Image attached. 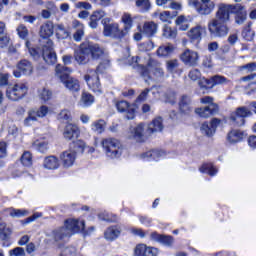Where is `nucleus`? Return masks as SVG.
<instances>
[{"mask_svg":"<svg viewBox=\"0 0 256 256\" xmlns=\"http://www.w3.org/2000/svg\"><path fill=\"white\" fill-rule=\"evenodd\" d=\"M64 226L53 231L55 241H65L75 233H85V220L68 219Z\"/></svg>","mask_w":256,"mask_h":256,"instance_id":"obj_1","label":"nucleus"},{"mask_svg":"<svg viewBox=\"0 0 256 256\" xmlns=\"http://www.w3.org/2000/svg\"><path fill=\"white\" fill-rule=\"evenodd\" d=\"M109 60L105 59L101 62L96 71L89 70L88 74L84 76V79L91 91L94 93H103V89L101 88V82H99V73H105V70L109 67Z\"/></svg>","mask_w":256,"mask_h":256,"instance_id":"obj_2","label":"nucleus"},{"mask_svg":"<svg viewBox=\"0 0 256 256\" xmlns=\"http://www.w3.org/2000/svg\"><path fill=\"white\" fill-rule=\"evenodd\" d=\"M56 73L59 76L60 81L63 82L65 88L68 89L70 93H79V91H81L79 80L69 76V73H71V68L58 64L56 66Z\"/></svg>","mask_w":256,"mask_h":256,"instance_id":"obj_3","label":"nucleus"},{"mask_svg":"<svg viewBox=\"0 0 256 256\" xmlns=\"http://www.w3.org/2000/svg\"><path fill=\"white\" fill-rule=\"evenodd\" d=\"M101 146L110 159H117V157H121V153H123L121 142L115 138L102 139Z\"/></svg>","mask_w":256,"mask_h":256,"instance_id":"obj_4","label":"nucleus"},{"mask_svg":"<svg viewBox=\"0 0 256 256\" xmlns=\"http://www.w3.org/2000/svg\"><path fill=\"white\" fill-rule=\"evenodd\" d=\"M151 73H153L155 77H164L165 75L161 63L150 58L147 62V66H140V75L147 81V79H151Z\"/></svg>","mask_w":256,"mask_h":256,"instance_id":"obj_5","label":"nucleus"},{"mask_svg":"<svg viewBox=\"0 0 256 256\" xmlns=\"http://www.w3.org/2000/svg\"><path fill=\"white\" fill-rule=\"evenodd\" d=\"M188 5L193 7L199 15H211L215 9V2L212 0H189Z\"/></svg>","mask_w":256,"mask_h":256,"instance_id":"obj_6","label":"nucleus"},{"mask_svg":"<svg viewBox=\"0 0 256 256\" xmlns=\"http://www.w3.org/2000/svg\"><path fill=\"white\" fill-rule=\"evenodd\" d=\"M29 91V86L25 83H16L14 86H10L6 90V97H8L11 101H19V99H23L27 92Z\"/></svg>","mask_w":256,"mask_h":256,"instance_id":"obj_7","label":"nucleus"},{"mask_svg":"<svg viewBox=\"0 0 256 256\" xmlns=\"http://www.w3.org/2000/svg\"><path fill=\"white\" fill-rule=\"evenodd\" d=\"M208 31L212 37H227L229 34V26L226 22L212 20L208 23Z\"/></svg>","mask_w":256,"mask_h":256,"instance_id":"obj_8","label":"nucleus"},{"mask_svg":"<svg viewBox=\"0 0 256 256\" xmlns=\"http://www.w3.org/2000/svg\"><path fill=\"white\" fill-rule=\"evenodd\" d=\"M74 58L78 65H87L91 59V50H89V42H83L74 52Z\"/></svg>","mask_w":256,"mask_h":256,"instance_id":"obj_9","label":"nucleus"},{"mask_svg":"<svg viewBox=\"0 0 256 256\" xmlns=\"http://www.w3.org/2000/svg\"><path fill=\"white\" fill-rule=\"evenodd\" d=\"M235 5L219 4L216 11V18L212 21H220L221 23H229L231 21V13H233Z\"/></svg>","mask_w":256,"mask_h":256,"instance_id":"obj_10","label":"nucleus"},{"mask_svg":"<svg viewBox=\"0 0 256 256\" xmlns=\"http://www.w3.org/2000/svg\"><path fill=\"white\" fill-rule=\"evenodd\" d=\"M253 113L247 107H239L230 115V120L236 127H243L245 125V117H251Z\"/></svg>","mask_w":256,"mask_h":256,"instance_id":"obj_11","label":"nucleus"},{"mask_svg":"<svg viewBox=\"0 0 256 256\" xmlns=\"http://www.w3.org/2000/svg\"><path fill=\"white\" fill-rule=\"evenodd\" d=\"M103 35L104 37H111L112 39H123V37L127 35V32L119 29V25L117 23H104Z\"/></svg>","mask_w":256,"mask_h":256,"instance_id":"obj_12","label":"nucleus"},{"mask_svg":"<svg viewBox=\"0 0 256 256\" xmlns=\"http://www.w3.org/2000/svg\"><path fill=\"white\" fill-rule=\"evenodd\" d=\"M49 113V108L47 106H41L38 110L32 109L28 112V116L24 119L25 127H31L36 123L37 118H43Z\"/></svg>","mask_w":256,"mask_h":256,"instance_id":"obj_13","label":"nucleus"},{"mask_svg":"<svg viewBox=\"0 0 256 256\" xmlns=\"http://www.w3.org/2000/svg\"><path fill=\"white\" fill-rule=\"evenodd\" d=\"M47 45H44L42 48V57L45 63L48 65H55L57 63V54L53 50V41L47 39Z\"/></svg>","mask_w":256,"mask_h":256,"instance_id":"obj_14","label":"nucleus"},{"mask_svg":"<svg viewBox=\"0 0 256 256\" xmlns=\"http://www.w3.org/2000/svg\"><path fill=\"white\" fill-rule=\"evenodd\" d=\"M33 73V64L27 60L22 59L17 63V69L13 71L14 77H21L22 75H31Z\"/></svg>","mask_w":256,"mask_h":256,"instance_id":"obj_15","label":"nucleus"},{"mask_svg":"<svg viewBox=\"0 0 256 256\" xmlns=\"http://www.w3.org/2000/svg\"><path fill=\"white\" fill-rule=\"evenodd\" d=\"M180 59L188 67H197V64L199 63V53L187 49L181 54Z\"/></svg>","mask_w":256,"mask_h":256,"instance_id":"obj_16","label":"nucleus"},{"mask_svg":"<svg viewBox=\"0 0 256 256\" xmlns=\"http://www.w3.org/2000/svg\"><path fill=\"white\" fill-rule=\"evenodd\" d=\"M116 109L119 113H126V119H135V106L125 100L116 102Z\"/></svg>","mask_w":256,"mask_h":256,"instance_id":"obj_17","label":"nucleus"},{"mask_svg":"<svg viewBox=\"0 0 256 256\" xmlns=\"http://www.w3.org/2000/svg\"><path fill=\"white\" fill-rule=\"evenodd\" d=\"M234 21L236 25H243L247 21V10L241 4L234 5Z\"/></svg>","mask_w":256,"mask_h":256,"instance_id":"obj_18","label":"nucleus"},{"mask_svg":"<svg viewBox=\"0 0 256 256\" xmlns=\"http://www.w3.org/2000/svg\"><path fill=\"white\" fill-rule=\"evenodd\" d=\"M75 159H77V154L73 150H66L60 155V160L65 169L73 167L75 164Z\"/></svg>","mask_w":256,"mask_h":256,"instance_id":"obj_19","label":"nucleus"},{"mask_svg":"<svg viewBox=\"0 0 256 256\" xmlns=\"http://www.w3.org/2000/svg\"><path fill=\"white\" fill-rule=\"evenodd\" d=\"M123 229L119 225H112L104 231V239L106 241H115L121 237Z\"/></svg>","mask_w":256,"mask_h":256,"instance_id":"obj_20","label":"nucleus"},{"mask_svg":"<svg viewBox=\"0 0 256 256\" xmlns=\"http://www.w3.org/2000/svg\"><path fill=\"white\" fill-rule=\"evenodd\" d=\"M138 31L145 35V37H155L157 35V24L153 21L145 22L142 28L138 25Z\"/></svg>","mask_w":256,"mask_h":256,"instance_id":"obj_21","label":"nucleus"},{"mask_svg":"<svg viewBox=\"0 0 256 256\" xmlns=\"http://www.w3.org/2000/svg\"><path fill=\"white\" fill-rule=\"evenodd\" d=\"M63 137L66 141H73L79 137V127L75 124H67L63 131Z\"/></svg>","mask_w":256,"mask_h":256,"instance_id":"obj_22","label":"nucleus"},{"mask_svg":"<svg viewBox=\"0 0 256 256\" xmlns=\"http://www.w3.org/2000/svg\"><path fill=\"white\" fill-rule=\"evenodd\" d=\"M217 111H219V106H217V104H210L204 108H197L195 113L200 117L207 119L208 117H211V115H215Z\"/></svg>","mask_w":256,"mask_h":256,"instance_id":"obj_23","label":"nucleus"},{"mask_svg":"<svg viewBox=\"0 0 256 256\" xmlns=\"http://www.w3.org/2000/svg\"><path fill=\"white\" fill-rule=\"evenodd\" d=\"M179 109L184 115H189L193 111V106L191 104V98L187 95H183L179 101Z\"/></svg>","mask_w":256,"mask_h":256,"instance_id":"obj_24","label":"nucleus"},{"mask_svg":"<svg viewBox=\"0 0 256 256\" xmlns=\"http://www.w3.org/2000/svg\"><path fill=\"white\" fill-rule=\"evenodd\" d=\"M54 32L55 26H53V22L48 21L40 27L39 35L42 39H49V37H53Z\"/></svg>","mask_w":256,"mask_h":256,"instance_id":"obj_25","label":"nucleus"},{"mask_svg":"<svg viewBox=\"0 0 256 256\" xmlns=\"http://www.w3.org/2000/svg\"><path fill=\"white\" fill-rule=\"evenodd\" d=\"M106 13L103 10H96L90 16L89 27L91 29H97L99 21L105 17Z\"/></svg>","mask_w":256,"mask_h":256,"instance_id":"obj_26","label":"nucleus"},{"mask_svg":"<svg viewBox=\"0 0 256 256\" xmlns=\"http://www.w3.org/2000/svg\"><path fill=\"white\" fill-rule=\"evenodd\" d=\"M150 237L152 241H157L158 243H162V245H166L167 247H171V245H173V238L171 236L153 232Z\"/></svg>","mask_w":256,"mask_h":256,"instance_id":"obj_27","label":"nucleus"},{"mask_svg":"<svg viewBox=\"0 0 256 256\" xmlns=\"http://www.w3.org/2000/svg\"><path fill=\"white\" fill-rule=\"evenodd\" d=\"M145 133V125L143 123L138 124L136 127L132 128L130 131V138L135 139V141H143V134Z\"/></svg>","mask_w":256,"mask_h":256,"instance_id":"obj_28","label":"nucleus"},{"mask_svg":"<svg viewBox=\"0 0 256 256\" xmlns=\"http://www.w3.org/2000/svg\"><path fill=\"white\" fill-rule=\"evenodd\" d=\"M89 51L92 59H103L105 57V50L99 46V44H93L89 42Z\"/></svg>","mask_w":256,"mask_h":256,"instance_id":"obj_29","label":"nucleus"},{"mask_svg":"<svg viewBox=\"0 0 256 256\" xmlns=\"http://www.w3.org/2000/svg\"><path fill=\"white\" fill-rule=\"evenodd\" d=\"M203 31H205L203 27L199 25L195 26L188 31V37L192 42L196 41V43H199V41H201V35H203Z\"/></svg>","mask_w":256,"mask_h":256,"instance_id":"obj_30","label":"nucleus"},{"mask_svg":"<svg viewBox=\"0 0 256 256\" xmlns=\"http://www.w3.org/2000/svg\"><path fill=\"white\" fill-rule=\"evenodd\" d=\"M148 133H159L163 131V118H155L149 125L147 129Z\"/></svg>","mask_w":256,"mask_h":256,"instance_id":"obj_31","label":"nucleus"},{"mask_svg":"<svg viewBox=\"0 0 256 256\" xmlns=\"http://www.w3.org/2000/svg\"><path fill=\"white\" fill-rule=\"evenodd\" d=\"M73 26L76 28V31L73 34L74 41H81L85 36V26L79 21H74Z\"/></svg>","mask_w":256,"mask_h":256,"instance_id":"obj_32","label":"nucleus"},{"mask_svg":"<svg viewBox=\"0 0 256 256\" xmlns=\"http://www.w3.org/2000/svg\"><path fill=\"white\" fill-rule=\"evenodd\" d=\"M43 167L45 169H59V158L56 156H48L44 159Z\"/></svg>","mask_w":256,"mask_h":256,"instance_id":"obj_33","label":"nucleus"},{"mask_svg":"<svg viewBox=\"0 0 256 256\" xmlns=\"http://www.w3.org/2000/svg\"><path fill=\"white\" fill-rule=\"evenodd\" d=\"M165 155V152L161 150H151L146 153L141 154L142 159H147V161H157L159 157H163Z\"/></svg>","mask_w":256,"mask_h":256,"instance_id":"obj_34","label":"nucleus"},{"mask_svg":"<svg viewBox=\"0 0 256 256\" xmlns=\"http://www.w3.org/2000/svg\"><path fill=\"white\" fill-rule=\"evenodd\" d=\"M245 137V133L240 130H232L227 135V141L229 143H239L241 139Z\"/></svg>","mask_w":256,"mask_h":256,"instance_id":"obj_35","label":"nucleus"},{"mask_svg":"<svg viewBox=\"0 0 256 256\" xmlns=\"http://www.w3.org/2000/svg\"><path fill=\"white\" fill-rule=\"evenodd\" d=\"M55 33L57 39L60 40L69 39V37H71V32H69V30H67L63 24L56 25Z\"/></svg>","mask_w":256,"mask_h":256,"instance_id":"obj_36","label":"nucleus"},{"mask_svg":"<svg viewBox=\"0 0 256 256\" xmlns=\"http://www.w3.org/2000/svg\"><path fill=\"white\" fill-rule=\"evenodd\" d=\"M98 219H100V221H106L107 223H117L119 221V217L117 215L107 211L98 214Z\"/></svg>","mask_w":256,"mask_h":256,"instance_id":"obj_37","label":"nucleus"},{"mask_svg":"<svg viewBox=\"0 0 256 256\" xmlns=\"http://www.w3.org/2000/svg\"><path fill=\"white\" fill-rule=\"evenodd\" d=\"M93 103H95V97L89 94V92H83L80 99L81 107H90Z\"/></svg>","mask_w":256,"mask_h":256,"instance_id":"obj_38","label":"nucleus"},{"mask_svg":"<svg viewBox=\"0 0 256 256\" xmlns=\"http://www.w3.org/2000/svg\"><path fill=\"white\" fill-rule=\"evenodd\" d=\"M121 19L122 23H124L123 31L125 33H128L133 27V17L129 13H124Z\"/></svg>","mask_w":256,"mask_h":256,"instance_id":"obj_39","label":"nucleus"},{"mask_svg":"<svg viewBox=\"0 0 256 256\" xmlns=\"http://www.w3.org/2000/svg\"><path fill=\"white\" fill-rule=\"evenodd\" d=\"M253 25V22H248L246 27L242 31V37L245 39V41H253L255 37V32L251 30V26Z\"/></svg>","mask_w":256,"mask_h":256,"instance_id":"obj_40","label":"nucleus"},{"mask_svg":"<svg viewBox=\"0 0 256 256\" xmlns=\"http://www.w3.org/2000/svg\"><path fill=\"white\" fill-rule=\"evenodd\" d=\"M6 211L13 218L27 217L29 215V211L25 209L8 208Z\"/></svg>","mask_w":256,"mask_h":256,"instance_id":"obj_41","label":"nucleus"},{"mask_svg":"<svg viewBox=\"0 0 256 256\" xmlns=\"http://www.w3.org/2000/svg\"><path fill=\"white\" fill-rule=\"evenodd\" d=\"M70 149H73L72 153H75V155H77V153H83L85 151V142H83V140L73 141L70 145Z\"/></svg>","mask_w":256,"mask_h":256,"instance_id":"obj_42","label":"nucleus"},{"mask_svg":"<svg viewBox=\"0 0 256 256\" xmlns=\"http://www.w3.org/2000/svg\"><path fill=\"white\" fill-rule=\"evenodd\" d=\"M200 173H208L211 177L217 175L218 170L211 163H205L199 169Z\"/></svg>","mask_w":256,"mask_h":256,"instance_id":"obj_43","label":"nucleus"},{"mask_svg":"<svg viewBox=\"0 0 256 256\" xmlns=\"http://www.w3.org/2000/svg\"><path fill=\"white\" fill-rule=\"evenodd\" d=\"M10 236L11 229L7 228V224H5L4 222H0V239H2V241H7Z\"/></svg>","mask_w":256,"mask_h":256,"instance_id":"obj_44","label":"nucleus"},{"mask_svg":"<svg viewBox=\"0 0 256 256\" xmlns=\"http://www.w3.org/2000/svg\"><path fill=\"white\" fill-rule=\"evenodd\" d=\"M92 131L95 133H103L105 131V120H96L91 125Z\"/></svg>","mask_w":256,"mask_h":256,"instance_id":"obj_45","label":"nucleus"},{"mask_svg":"<svg viewBox=\"0 0 256 256\" xmlns=\"http://www.w3.org/2000/svg\"><path fill=\"white\" fill-rule=\"evenodd\" d=\"M176 25H178L180 31H187L189 29V19L185 16H179L176 19Z\"/></svg>","mask_w":256,"mask_h":256,"instance_id":"obj_46","label":"nucleus"},{"mask_svg":"<svg viewBox=\"0 0 256 256\" xmlns=\"http://www.w3.org/2000/svg\"><path fill=\"white\" fill-rule=\"evenodd\" d=\"M21 163L24 167H31L33 165V156H31V152L26 151L22 154Z\"/></svg>","mask_w":256,"mask_h":256,"instance_id":"obj_47","label":"nucleus"},{"mask_svg":"<svg viewBox=\"0 0 256 256\" xmlns=\"http://www.w3.org/2000/svg\"><path fill=\"white\" fill-rule=\"evenodd\" d=\"M163 36L166 37V39H175V37H177V30L165 25L163 28Z\"/></svg>","mask_w":256,"mask_h":256,"instance_id":"obj_48","label":"nucleus"},{"mask_svg":"<svg viewBox=\"0 0 256 256\" xmlns=\"http://www.w3.org/2000/svg\"><path fill=\"white\" fill-rule=\"evenodd\" d=\"M173 53V46H160L157 50L158 57H167Z\"/></svg>","mask_w":256,"mask_h":256,"instance_id":"obj_49","label":"nucleus"},{"mask_svg":"<svg viewBox=\"0 0 256 256\" xmlns=\"http://www.w3.org/2000/svg\"><path fill=\"white\" fill-rule=\"evenodd\" d=\"M136 7H139L142 13H147L151 9V2L149 0H136Z\"/></svg>","mask_w":256,"mask_h":256,"instance_id":"obj_50","label":"nucleus"},{"mask_svg":"<svg viewBox=\"0 0 256 256\" xmlns=\"http://www.w3.org/2000/svg\"><path fill=\"white\" fill-rule=\"evenodd\" d=\"M198 84H199V87H201L202 89H213L214 87L212 77L210 79L202 78L199 80Z\"/></svg>","mask_w":256,"mask_h":256,"instance_id":"obj_51","label":"nucleus"},{"mask_svg":"<svg viewBox=\"0 0 256 256\" xmlns=\"http://www.w3.org/2000/svg\"><path fill=\"white\" fill-rule=\"evenodd\" d=\"M32 149L39 151V153H47L48 146L46 142L36 141L33 143Z\"/></svg>","mask_w":256,"mask_h":256,"instance_id":"obj_52","label":"nucleus"},{"mask_svg":"<svg viewBox=\"0 0 256 256\" xmlns=\"http://www.w3.org/2000/svg\"><path fill=\"white\" fill-rule=\"evenodd\" d=\"M38 95H39L41 101H44V102L49 101V99H51V97H53V93L47 88H43V89L39 90Z\"/></svg>","mask_w":256,"mask_h":256,"instance_id":"obj_53","label":"nucleus"},{"mask_svg":"<svg viewBox=\"0 0 256 256\" xmlns=\"http://www.w3.org/2000/svg\"><path fill=\"white\" fill-rule=\"evenodd\" d=\"M212 83L214 87L217 85H225L229 83V79H227L225 76L215 75V76H212Z\"/></svg>","mask_w":256,"mask_h":256,"instance_id":"obj_54","label":"nucleus"},{"mask_svg":"<svg viewBox=\"0 0 256 256\" xmlns=\"http://www.w3.org/2000/svg\"><path fill=\"white\" fill-rule=\"evenodd\" d=\"M20 39H27L29 37V30L27 29V26L20 24L16 29Z\"/></svg>","mask_w":256,"mask_h":256,"instance_id":"obj_55","label":"nucleus"},{"mask_svg":"<svg viewBox=\"0 0 256 256\" xmlns=\"http://www.w3.org/2000/svg\"><path fill=\"white\" fill-rule=\"evenodd\" d=\"M239 71H245V73H253L256 71V62H250L248 64L239 67Z\"/></svg>","mask_w":256,"mask_h":256,"instance_id":"obj_56","label":"nucleus"},{"mask_svg":"<svg viewBox=\"0 0 256 256\" xmlns=\"http://www.w3.org/2000/svg\"><path fill=\"white\" fill-rule=\"evenodd\" d=\"M147 251V245L138 244L134 249V256H145Z\"/></svg>","mask_w":256,"mask_h":256,"instance_id":"obj_57","label":"nucleus"},{"mask_svg":"<svg viewBox=\"0 0 256 256\" xmlns=\"http://www.w3.org/2000/svg\"><path fill=\"white\" fill-rule=\"evenodd\" d=\"M200 131L204 134L207 135V137H211V135H213V133H215L213 131V129L211 128V125H209L208 122H204L200 128Z\"/></svg>","mask_w":256,"mask_h":256,"instance_id":"obj_58","label":"nucleus"},{"mask_svg":"<svg viewBox=\"0 0 256 256\" xmlns=\"http://www.w3.org/2000/svg\"><path fill=\"white\" fill-rule=\"evenodd\" d=\"M166 67L169 73H177V69H179V62L177 60H170L167 62Z\"/></svg>","mask_w":256,"mask_h":256,"instance_id":"obj_59","label":"nucleus"},{"mask_svg":"<svg viewBox=\"0 0 256 256\" xmlns=\"http://www.w3.org/2000/svg\"><path fill=\"white\" fill-rule=\"evenodd\" d=\"M58 119L60 121H71V112L69 110H62L58 115Z\"/></svg>","mask_w":256,"mask_h":256,"instance_id":"obj_60","label":"nucleus"},{"mask_svg":"<svg viewBox=\"0 0 256 256\" xmlns=\"http://www.w3.org/2000/svg\"><path fill=\"white\" fill-rule=\"evenodd\" d=\"M188 77L191 81H197L198 79H201V71H199V69H192L189 72Z\"/></svg>","mask_w":256,"mask_h":256,"instance_id":"obj_61","label":"nucleus"},{"mask_svg":"<svg viewBox=\"0 0 256 256\" xmlns=\"http://www.w3.org/2000/svg\"><path fill=\"white\" fill-rule=\"evenodd\" d=\"M76 9H85L86 11H90L93 9V6L89 2H77L75 4Z\"/></svg>","mask_w":256,"mask_h":256,"instance_id":"obj_62","label":"nucleus"},{"mask_svg":"<svg viewBox=\"0 0 256 256\" xmlns=\"http://www.w3.org/2000/svg\"><path fill=\"white\" fill-rule=\"evenodd\" d=\"M159 255V249L155 247H148L146 246V254L145 256H158Z\"/></svg>","mask_w":256,"mask_h":256,"instance_id":"obj_63","label":"nucleus"},{"mask_svg":"<svg viewBox=\"0 0 256 256\" xmlns=\"http://www.w3.org/2000/svg\"><path fill=\"white\" fill-rule=\"evenodd\" d=\"M10 255L25 256V249H23L21 247H16V248L10 250Z\"/></svg>","mask_w":256,"mask_h":256,"instance_id":"obj_64","label":"nucleus"}]
</instances>
